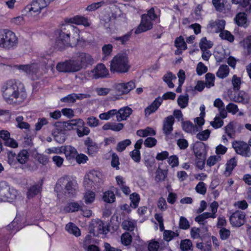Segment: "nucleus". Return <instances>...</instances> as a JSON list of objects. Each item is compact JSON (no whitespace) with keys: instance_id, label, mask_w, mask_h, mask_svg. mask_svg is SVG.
<instances>
[{"instance_id":"f257e3e1","label":"nucleus","mask_w":251,"mask_h":251,"mask_svg":"<svg viewBox=\"0 0 251 251\" xmlns=\"http://www.w3.org/2000/svg\"><path fill=\"white\" fill-rule=\"evenodd\" d=\"M2 94L4 100L12 106L21 105L27 95L24 84L15 79L8 80L3 84Z\"/></svg>"},{"instance_id":"f03ea898","label":"nucleus","mask_w":251,"mask_h":251,"mask_svg":"<svg viewBox=\"0 0 251 251\" xmlns=\"http://www.w3.org/2000/svg\"><path fill=\"white\" fill-rule=\"evenodd\" d=\"M65 23L61 24L60 27L54 31L56 36L54 48L59 51H63L68 47H72L70 43L71 31L74 30L75 32L79 31L70 23Z\"/></svg>"},{"instance_id":"7ed1b4c3","label":"nucleus","mask_w":251,"mask_h":251,"mask_svg":"<svg viewBox=\"0 0 251 251\" xmlns=\"http://www.w3.org/2000/svg\"><path fill=\"white\" fill-rule=\"evenodd\" d=\"M128 57L123 54L115 55L110 62V70L112 73H125L128 71L130 66L128 65Z\"/></svg>"},{"instance_id":"20e7f679","label":"nucleus","mask_w":251,"mask_h":251,"mask_svg":"<svg viewBox=\"0 0 251 251\" xmlns=\"http://www.w3.org/2000/svg\"><path fill=\"white\" fill-rule=\"evenodd\" d=\"M8 162L13 167H16V165L18 162L24 164L29 159V153L26 150L21 151L18 154L12 151L8 153Z\"/></svg>"},{"instance_id":"39448f33","label":"nucleus","mask_w":251,"mask_h":251,"mask_svg":"<svg viewBox=\"0 0 251 251\" xmlns=\"http://www.w3.org/2000/svg\"><path fill=\"white\" fill-rule=\"evenodd\" d=\"M4 35L1 38V46L7 50L13 49L17 46L18 39L14 32L8 30H3Z\"/></svg>"},{"instance_id":"423d86ee","label":"nucleus","mask_w":251,"mask_h":251,"mask_svg":"<svg viewBox=\"0 0 251 251\" xmlns=\"http://www.w3.org/2000/svg\"><path fill=\"white\" fill-rule=\"evenodd\" d=\"M78 72L83 69H86L93 63L94 59L92 56L88 53L81 52L73 57Z\"/></svg>"},{"instance_id":"0eeeda50","label":"nucleus","mask_w":251,"mask_h":251,"mask_svg":"<svg viewBox=\"0 0 251 251\" xmlns=\"http://www.w3.org/2000/svg\"><path fill=\"white\" fill-rule=\"evenodd\" d=\"M58 181L63 185L65 183V190L69 196L74 197L76 195L78 184L75 179L69 176L65 175L59 178Z\"/></svg>"},{"instance_id":"6e6552de","label":"nucleus","mask_w":251,"mask_h":251,"mask_svg":"<svg viewBox=\"0 0 251 251\" xmlns=\"http://www.w3.org/2000/svg\"><path fill=\"white\" fill-rule=\"evenodd\" d=\"M50 2L49 0H33L30 5L26 6L25 9L28 11L31 15L39 14L41 10L46 7Z\"/></svg>"},{"instance_id":"1a4fd4ad","label":"nucleus","mask_w":251,"mask_h":251,"mask_svg":"<svg viewBox=\"0 0 251 251\" xmlns=\"http://www.w3.org/2000/svg\"><path fill=\"white\" fill-rule=\"evenodd\" d=\"M56 69L58 72L64 73L78 72L74 58L58 62Z\"/></svg>"},{"instance_id":"9d476101","label":"nucleus","mask_w":251,"mask_h":251,"mask_svg":"<svg viewBox=\"0 0 251 251\" xmlns=\"http://www.w3.org/2000/svg\"><path fill=\"white\" fill-rule=\"evenodd\" d=\"M232 147L236 152L244 157H249L251 154V149L246 142L242 141H235L232 143Z\"/></svg>"},{"instance_id":"9b49d317","label":"nucleus","mask_w":251,"mask_h":251,"mask_svg":"<svg viewBox=\"0 0 251 251\" xmlns=\"http://www.w3.org/2000/svg\"><path fill=\"white\" fill-rule=\"evenodd\" d=\"M136 87L135 83L131 80L126 83H119L116 84L114 86L117 95L121 96L127 94L130 91Z\"/></svg>"},{"instance_id":"f8f14e48","label":"nucleus","mask_w":251,"mask_h":251,"mask_svg":"<svg viewBox=\"0 0 251 251\" xmlns=\"http://www.w3.org/2000/svg\"><path fill=\"white\" fill-rule=\"evenodd\" d=\"M245 212L236 210L232 213L229 217V222L232 226L240 227L245 223Z\"/></svg>"},{"instance_id":"ddd939ff","label":"nucleus","mask_w":251,"mask_h":251,"mask_svg":"<svg viewBox=\"0 0 251 251\" xmlns=\"http://www.w3.org/2000/svg\"><path fill=\"white\" fill-rule=\"evenodd\" d=\"M152 28V23L148 15L143 14L141 16V22L135 31V34L141 33L147 31Z\"/></svg>"},{"instance_id":"4468645a","label":"nucleus","mask_w":251,"mask_h":251,"mask_svg":"<svg viewBox=\"0 0 251 251\" xmlns=\"http://www.w3.org/2000/svg\"><path fill=\"white\" fill-rule=\"evenodd\" d=\"M175 123V118L170 115L166 117L163 122L162 130L165 135H170L173 130V125Z\"/></svg>"},{"instance_id":"2eb2a0df","label":"nucleus","mask_w":251,"mask_h":251,"mask_svg":"<svg viewBox=\"0 0 251 251\" xmlns=\"http://www.w3.org/2000/svg\"><path fill=\"white\" fill-rule=\"evenodd\" d=\"M91 72L93 74V78L95 79L103 78L108 75V70L102 63L98 64Z\"/></svg>"},{"instance_id":"dca6fc26","label":"nucleus","mask_w":251,"mask_h":251,"mask_svg":"<svg viewBox=\"0 0 251 251\" xmlns=\"http://www.w3.org/2000/svg\"><path fill=\"white\" fill-rule=\"evenodd\" d=\"M10 133L5 130H1V139L4 141V144L7 147L16 148L18 147V143L13 138L10 137Z\"/></svg>"},{"instance_id":"f3484780","label":"nucleus","mask_w":251,"mask_h":251,"mask_svg":"<svg viewBox=\"0 0 251 251\" xmlns=\"http://www.w3.org/2000/svg\"><path fill=\"white\" fill-rule=\"evenodd\" d=\"M93 230L97 231V234H106L109 231V228L102 220L97 219L93 223Z\"/></svg>"},{"instance_id":"a211bd4d","label":"nucleus","mask_w":251,"mask_h":251,"mask_svg":"<svg viewBox=\"0 0 251 251\" xmlns=\"http://www.w3.org/2000/svg\"><path fill=\"white\" fill-rule=\"evenodd\" d=\"M84 144L87 150L86 152L89 155H93L96 153L99 150L97 144L94 142L89 137H87L84 140Z\"/></svg>"},{"instance_id":"6ab92c4d","label":"nucleus","mask_w":251,"mask_h":251,"mask_svg":"<svg viewBox=\"0 0 251 251\" xmlns=\"http://www.w3.org/2000/svg\"><path fill=\"white\" fill-rule=\"evenodd\" d=\"M226 21L224 20H218L216 21L211 20L207 25V28L213 29L215 28V32L216 33H221L225 30Z\"/></svg>"},{"instance_id":"aec40b11","label":"nucleus","mask_w":251,"mask_h":251,"mask_svg":"<svg viewBox=\"0 0 251 251\" xmlns=\"http://www.w3.org/2000/svg\"><path fill=\"white\" fill-rule=\"evenodd\" d=\"M65 22L68 23L75 24L77 25H83L85 26H88L90 25L88 19L79 15H76L70 19H67L65 20Z\"/></svg>"},{"instance_id":"412c9836","label":"nucleus","mask_w":251,"mask_h":251,"mask_svg":"<svg viewBox=\"0 0 251 251\" xmlns=\"http://www.w3.org/2000/svg\"><path fill=\"white\" fill-rule=\"evenodd\" d=\"M132 109L128 106H125L120 108L117 111V120L118 122L126 120L132 114Z\"/></svg>"},{"instance_id":"4be33fe9","label":"nucleus","mask_w":251,"mask_h":251,"mask_svg":"<svg viewBox=\"0 0 251 251\" xmlns=\"http://www.w3.org/2000/svg\"><path fill=\"white\" fill-rule=\"evenodd\" d=\"M17 68L19 70H22L27 74L32 75L36 74L38 70V65L35 63L27 65H19L17 66Z\"/></svg>"},{"instance_id":"5701e85b","label":"nucleus","mask_w":251,"mask_h":251,"mask_svg":"<svg viewBox=\"0 0 251 251\" xmlns=\"http://www.w3.org/2000/svg\"><path fill=\"white\" fill-rule=\"evenodd\" d=\"M63 150L67 160L70 161L75 160L77 153V151L75 147L72 146H66Z\"/></svg>"},{"instance_id":"b1692460","label":"nucleus","mask_w":251,"mask_h":251,"mask_svg":"<svg viewBox=\"0 0 251 251\" xmlns=\"http://www.w3.org/2000/svg\"><path fill=\"white\" fill-rule=\"evenodd\" d=\"M42 191V184H36L32 185L27 189L26 193L27 198L28 199H32L41 193Z\"/></svg>"},{"instance_id":"393cba45","label":"nucleus","mask_w":251,"mask_h":251,"mask_svg":"<svg viewBox=\"0 0 251 251\" xmlns=\"http://www.w3.org/2000/svg\"><path fill=\"white\" fill-rule=\"evenodd\" d=\"M63 210L66 213H72L78 211H83L82 207L77 202H68L64 207Z\"/></svg>"},{"instance_id":"a878e982","label":"nucleus","mask_w":251,"mask_h":251,"mask_svg":"<svg viewBox=\"0 0 251 251\" xmlns=\"http://www.w3.org/2000/svg\"><path fill=\"white\" fill-rule=\"evenodd\" d=\"M193 151L195 156L206 155L207 151L205 144L202 142L196 143L193 147Z\"/></svg>"},{"instance_id":"bb28decb","label":"nucleus","mask_w":251,"mask_h":251,"mask_svg":"<svg viewBox=\"0 0 251 251\" xmlns=\"http://www.w3.org/2000/svg\"><path fill=\"white\" fill-rule=\"evenodd\" d=\"M237 161L235 157L228 160L226 164V171L225 174L226 176H229L232 173V171L237 166Z\"/></svg>"},{"instance_id":"cd10ccee","label":"nucleus","mask_w":251,"mask_h":251,"mask_svg":"<svg viewBox=\"0 0 251 251\" xmlns=\"http://www.w3.org/2000/svg\"><path fill=\"white\" fill-rule=\"evenodd\" d=\"M65 229L68 232L74 235L76 237H78L81 235L79 228L72 222H70L66 225Z\"/></svg>"},{"instance_id":"c85d7f7f","label":"nucleus","mask_w":251,"mask_h":251,"mask_svg":"<svg viewBox=\"0 0 251 251\" xmlns=\"http://www.w3.org/2000/svg\"><path fill=\"white\" fill-rule=\"evenodd\" d=\"M247 94L244 91H239L237 95H235L233 98V100L243 104L248 103L249 99L247 98Z\"/></svg>"},{"instance_id":"c756f323","label":"nucleus","mask_w":251,"mask_h":251,"mask_svg":"<svg viewBox=\"0 0 251 251\" xmlns=\"http://www.w3.org/2000/svg\"><path fill=\"white\" fill-rule=\"evenodd\" d=\"M136 134L140 137H146L149 136H154L156 131L152 127L148 126L145 129L138 130Z\"/></svg>"},{"instance_id":"7c9ffc66","label":"nucleus","mask_w":251,"mask_h":251,"mask_svg":"<svg viewBox=\"0 0 251 251\" xmlns=\"http://www.w3.org/2000/svg\"><path fill=\"white\" fill-rule=\"evenodd\" d=\"M113 46L110 44H105L102 47V61L107 60L109 57L111 56L112 50H113Z\"/></svg>"},{"instance_id":"2f4dec72","label":"nucleus","mask_w":251,"mask_h":251,"mask_svg":"<svg viewBox=\"0 0 251 251\" xmlns=\"http://www.w3.org/2000/svg\"><path fill=\"white\" fill-rule=\"evenodd\" d=\"M229 73V69L228 66L226 65H222L219 67L216 73V75L220 78L224 79L228 75Z\"/></svg>"},{"instance_id":"473e14b6","label":"nucleus","mask_w":251,"mask_h":251,"mask_svg":"<svg viewBox=\"0 0 251 251\" xmlns=\"http://www.w3.org/2000/svg\"><path fill=\"white\" fill-rule=\"evenodd\" d=\"M235 20L236 24L239 26H244L247 22V16L245 12H240L238 13Z\"/></svg>"},{"instance_id":"72a5a7b5","label":"nucleus","mask_w":251,"mask_h":251,"mask_svg":"<svg viewBox=\"0 0 251 251\" xmlns=\"http://www.w3.org/2000/svg\"><path fill=\"white\" fill-rule=\"evenodd\" d=\"M54 140L58 143L62 144L66 140V135L62 130L56 129L52 132Z\"/></svg>"},{"instance_id":"f704fd0d","label":"nucleus","mask_w":251,"mask_h":251,"mask_svg":"<svg viewBox=\"0 0 251 251\" xmlns=\"http://www.w3.org/2000/svg\"><path fill=\"white\" fill-rule=\"evenodd\" d=\"M176 79V76L172 72H168L163 77V81L167 84L170 88H173L175 86L172 82L173 79Z\"/></svg>"},{"instance_id":"c9c22d12","label":"nucleus","mask_w":251,"mask_h":251,"mask_svg":"<svg viewBox=\"0 0 251 251\" xmlns=\"http://www.w3.org/2000/svg\"><path fill=\"white\" fill-rule=\"evenodd\" d=\"M213 46V43L212 41L208 40L206 37H202L199 43V46L201 51L208 50L211 49Z\"/></svg>"},{"instance_id":"e433bc0d","label":"nucleus","mask_w":251,"mask_h":251,"mask_svg":"<svg viewBox=\"0 0 251 251\" xmlns=\"http://www.w3.org/2000/svg\"><path fill=\"white\" fill-rule=\"evenodd\" d=\"M129 199L131 201L130 204L131 207L133 209L137 208L140 201L139 195L136 193H133L130 195Z\"/></svg>"},{"instance_id":"4c0bfd02","label":"nucleus","mask_w":251,"mask_h":251,"mask_svg":"<svg viewBox=\"0 0 251 251\" xmlns=\"http://www.w3.org/2000/svg\"><path fill=\"white\" fill-rule=\"evenodd\" d=\"M180 248L182 251L193 250V245L190 239L182 240L180 244Z\"/></svg>"},{"instance_id":"58836bf2","label":"nucleus","mask_w":251,"mask_h":251,"mask_svg":"<svg viewBox=\"0 0 251 251\" xmlns=\"http://www.w3.org/2000/svg\"><path fill=\"white\" fill-rule=\"evenodd\" d=\"M103 201L107 203H112L115 201V196L114 192L112 191L108 190L103 193Z\"/></svg>"},{"instance_id":"ea45409f","label":"nucleus","mask_w":251,"mask_h":251,"mask_svg":"<svg viewBox=\"0 0 251 251\" xmlns=\"http://www.w3.org/2000/svg\"><path fill=\"white\" fill-rule=\"evenodd\" d=\"M219 36L222 39L226 40L230 43L233 42L235 39L234 36L231 32L226 30L221 32Z\"/></svg>"},{"instance_id":"a19ab883","label":"nucleus","mask_w":251,"mask_h":251,"mask_svg":"<svg viewBox=\"0 0 251 251\" xmlns=\"http://www.w3.org/2000/svg\"><path fill=\"white\" fill-rule=\"evenodd\" d=\"M95 193L90 190H87L84 195L85 202L86 204L92 203L95 200Z\"/></svg>"},{"instance_id":"79ce46f5","label":"nucleus","mask_w":251,"mask_h":251,"mask_svg":"<svg viewBox=\"0 0 251 251\" xmlns=\"http://www.w3.org/2000/svg\"><path fill=\"white\" fill-rule=\"evenodd\" d=\"M231 83L233 86V88L234 91H239L242 84V80L240 77H238L236 75H234L232 76Z\"/></svg>"},{"instance_id":"37998d69","label":"nucleus","mask_w":251,"mask_h":251,"mask_svg":"<svg viewBox=\"0 0 251 251\" xmlns=\"http://www.w3.org/2000/svg\"><path fill=\"white\" fill-rule=\"evenodd\" d=\"M174 45L176 48H180L183 50L187 49V44L182 36H179L176 38Z\"/></svg>"},{"instance_id":"c03bdc74","label":"nucleus","mask_w":251,"mask_h":251,"mask_svg":"<svg viewBox=\"0 0 251 251\" xmlns=\"http://www.w3.org/2000/svg\"><path fill=\"white\" fill-rule=\"evenodd\" d=\"M121 240L123 245L127 246L131 244L132 237L129 233L125 232L121 235Z\"/></svg>"},{"instance_id":"a18cd8bd","label":"nucleus","mask_w":251,"mask_h":251,"mask_svg":"<svg viewBox=\"0 0 251 251\" xmlns=\"http://www.w3.org/2000/svg\"><path fill=\"white\" fill-rule=\"evenodd\" d=\"M178 237V234L171 230H165L163 233V238L167 242H170L174 238Z\"/></svg>"},{"instance_id":"49530a36","label":"nucleus","mask_w":251,"mask_h":251,"mask_svg":"<svg viewBox=\"0 0 251 251\" xmlns=\"http://www.w3.org/2000/svg\"><path fill=\"white\" fill-rule=\"evenodd\" d=\"M117 114V110L116 109H112L109 110L107 112L101 113L99 115V118L101 120H107L113 116Z\"/></svg>"},{"instance_id":"de8ad7c7","label":"nucleus","mask_w":251,"mask_h":251,"mask_svg":"<svg viewBox=\"0 0 251 251\" xmlns=\"http://www.w3.org/2000/svg\"><path fill=\"white\" fill-rule=\"evenodd\" d=\"M131 142L129 139H125L119 142L117 145L116 150L119 152L123 151L126 147L129 146Z\"/></svg>"},{"instance_id":"09e8293b","label":"nucleus","mask_w":251,"mask_h":251,"mask_svg":"<svg viewBox=\"0 0 251 251\" xmlns=\"http://www.w3.org/2000/svg\"><path fill=\"white\" fill-rule=\"evenodd\" d=\"M132 34V31L130 30L122 36L116 37L115 40L117 41H120L122 45H125L127 42L129 40Z\"/></svg>"},{"instance_id":"8fccbe9b","label":"nucleus","mask_w":251,"mask_h":251,"mask_svg":"<svg viewBox=\"0 0 251 251\" xmlns=\"http://www.w3.org/2000/svg\"><path fill=\"white\" fill-rule=\"evenodd\" d=\"M240 44L244 49H247L249 54L251 53V35H249L244 39L240 42Z\"/></svg>"},{"instance_id":"3c124183","label":"nucleus","mask_w":251,"mask_h":251,"mask_svg":"<svg viewBox=\"0 0 251 251\" xmlns=\"http://www.w3.org/2000/svg\"><path fill=\"white\" fill-rule=\"evenodd\" d=\"M196 247L201 251H211V241H207L205 244L202 242L198 243Z\"/></svg>"},{"instance_id":"603ef678","label":"nucleus","mask_w":251,"mask_h":251,"mask_svg":"<svg viewBox=\"0 0 251 251\" xmlns=\"http://www.w3.org/2000/svg\"><path fill=\"white\" fill-rule=\"evenodd\" d=\"M24 118L22 116H19L16 118V121L18 123V127L21 129H28L30 127L29 124L25 122H23Z\"/></svg>"},{"instance_id":"864d4df0","label":"nucleus","mask_w":251,"mask_h":251,"mask_svg":"<svg viewBox=\"0 0 251 251\" xmlns=\"http://www.w3.org/2000/svg\"><path fill=\"white\" fill-rule=\"evenodd\" d=\"M219 233L220 239L224 241L227 240L229 238L231 235V231L229 229L226 228H222L221 229H219Z\"/></svg>"},{"instance_id":"5fc2aeb1","label":"nucleus","mask_w":251,"mask_h":251,"mask_svg":"<svg viewBox=\"0 0 251 251\" xmlns=\"http://www.w3.org/2000/svg\"><path fill=\"white\" fill-rule=\"evenodd\" d=\"M85 176L93 180V181L96 184L99 182V180L100 179V174L96 171H91L86 175Z\"/></svg>"},{"instance_id":"6e6d98bb","label":"nucleus","mask_w":251,"mask_h":251,"mask_svg":"<svg viewBox=\"0 0 251 251\" xmlns=\"http://www.w3.org/2000/svg\"><path fill=\"white\" fill-rule=\"evenodd\" d=\"M215 75L210 73H207L205 75L206 86L207 88H210L214 85Z\"/></svg>"},{"instance_id":"4d7b16f0","label":"nucleus","mask_w":251,"mask_h":251,"mask_svg":"<svg viewBox=\"0 0 251 251\" xmlns=\"http://www.w3.org/2000/svg\"><path fill=\"white\" fill-rule=\"evenodd\" d=\"M182 126L183 129L187 133H191L195 128L193 124L190 121L183 122Z\"/></svg>"},{"instance_id":"13d9d810","label":"nucleus","mask_w":251,"mask_h":251,"mask_svg":"<svg viewBox=\"0 0 251 251\" xmlns=\"http://www.w3.org/2000/svg\"><path fill=\"white\" fill-rule=\"evenodd\" d=\"M111 165L116 170H118L120 169L119 165H120V161H119V157L118 155L115 153L113 152L111 156Z\"/></svg>"},{"instance_id":"bf43d9fd","label":"nucleus","mask_w":251,"mask_h":251,"mask_svg":"<svg viewBox=\"0 0 251 251\" xmlns=\"http://www.w3.org/2000/svg\"><path fill=\"white\" fill-rule=\"evenodd\" d=\"M225 132L230 138H234L235 131L232 124L229 123L225 127Z\"/></svg>"},{"instance_id":"052dcab7","label":"nucleus","mask_w":251,"mask_h":251,"mask_svg":"<svg viewBox=\"0 0 251 251\" xmlns=\"http://www.w3.org/2000/svg\"><path fill=\"white\" fill-rule=\"evenodd\" d=\"M196 191L201 195H205L206 193V184L202 181L199 182L195 187Z\"/></svg>"},{"instance_id":"680f3d73","label":"nucleus","mask_w":251,"mask_h":251,"mask_svg":"<svg viewBox=\"0 0 251 251\" xmlns=\"http://www.w3.org/2000/svg\"><path fill=\"white\" fill-rule=\"evenodd\" d=\"M206 156H195L196 157V166L200 169H202L204 167Z\"/></svg>"},{"instance_id":"e2e57ef3","label":"nucleus","mask_w":251,"mask_h":251,"mask_svg":"<svg viewBox=\"0 0 251 251\" xmlns=\"http://www.w3.org/2000/svg\"><path fill=\"white\" fill-rule=\"evenodd\" d=\"M190 226L188 220L184 217H180L179 222V228L183 230H187L189 228Z\"/></svg>"},{"instance_id":"0e129e2a","label":"nucleus","mask_w":251,"mask_h":251,"mask_svg":"<svg viewBox=\"0 0 251 251\" xmlns=\"http://www.w3.org/2000/svg\"><path fill=\"white\" fill-rule=\"evenodd\" d=\"M208 71L207 67L201 62L198 63L196 68L197 74L198 75H201Z\"/></svg>"},{"instance_id":"69168bd1","label":"nucleus","mask_w":251,"mask_h":251,"mask_svg":"<svg viewBox=\"0 0 251 251\" xmlns=\"http://www.w3.org/2000/svg\"><path fill=\"white\" fill-rule=\"evenodd\" d=\"M188 103V96L180 95L177 99V103L181 108H185Z\"/></svg>"},{"instance_id":"338daca9","label":"nucleus","mask_w":251,"mask_h":251,"mask_svg":"<svg viewBox=\"0 0 251 251\" xmlns=\"http://www.w3.org/2000/svg\"><path fill=\"white\" fill-rule=\"evenodd\" d=\"M212 2L216 11L223 12L225 10V4L221 2V0H212Z\"/></svg>"},{"instance_id":"774afa93","label":"nucleus","mask_w":251,"mask_h":251,"mask_svg":"<svg viewBox=\"0 0 251 251\" xmlns=\"http://www.w3.org/2000/svg\"><path fill=\"white\" fill-rule=\"evenodd\" d=\"M210 131L208 129H205L200 132L197 134V138L201 141H206L210 136Z\"/></svg>"}]
</instances>
